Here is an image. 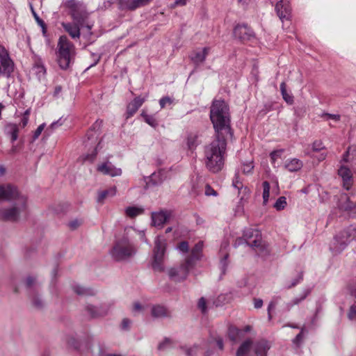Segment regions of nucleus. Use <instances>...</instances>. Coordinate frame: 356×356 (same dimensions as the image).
<instances>
[{
    "mask_svg": "<svg viewBox=\"0 0 356 356\" xmlns=\"http://www.w3.org/2000/svg\"><path fill=\"white\" fill-rule=\"evenodd\" d=\"M275 10L280 19H289L291 17V7L286 0H280L275 6Z\"/></svg>",
    "mask_w": 356,
    "mask_h": 356,
    "instance_id": "17",
    "label": "nucleus"
},
{
    "mask_svg": "<svg viewBox=\"0 0 356 356\" xmlns=\"http://www.w3.org/2000/svg\"><path fill=\"white\" fill-rule=\"evenodd\" d=\"M136 252V249L130 242L127 236H123L118 240L110 252L112 258L117 261H124L132 257Z\"/></svg>",
    "mask_w": 356,
    "mask_h": 356,
    "instance_id": "5",
    "label": "nucleus"
},
{
    "mask_svg": "<svg viewBox=\"0 0 356 356\" xmlns=\"http://www.w3.org/2000/svg\"><path fill=\"white\" fill-rule=\"evenodd\" d=\"M234 35L241 41L250 40L254 37L252 30L246 24H238L234 29Z\"/></svg>",
    "mask_w": 356,
    "mask_h": 356,
    "instance_id": "15",
    "label": "nucleus"
},
{
    "mask_svg": "<svg viewBox=\"0 0 356 356\" xmlns=\"http://www.w3.org/2000/svg\"><path fill=\"white\" fill-rule=\"evenodd\" d=\"M97 154V147L94 149L91 154H88L84 156L83 161H87L90 163L93 162L96 159Z\"/></svg>",
    "mask_w": 356,
    "mask_h": 356,
    "instance_id": "46",
    "label": "nucleus"
},
{
    "mask_svg": "<svg viewBox=\"0 0 356 356\" xmlns=\"http://www.w3.org/2000/svg\"><path fill=\"white\" fill-rule=\"evenodd\" d=\"M27 209L26 197H19L10 208L0 209V220L3 221L17 222L21 215Z\"/></svg>",
    "mask_w": 356,
    "mask_h": 356,
    "instance_id": "6",
    "label": "nucleus"
},
{
    "mask_svg": "<svg viewBox=\"0 0 356 356\" xmlns=\"http://www.w3.org/2000/svg\"><path fill=\"white\" fill-rule=\"evenodd\" d=\"M45 127V124L43 123L40 124L35 131L33 136V142L35 141L36 139L38 138L40 135L41 134L42 131H43L44 128Z\"/></svg>",
    "mask_w": 356,
    "mask_h": 356,
    "instance_id": "54",
    "label": "nucleus"
},
{
    "mask_svg": "<svg viewBox=\"0 0 356 356\" xmlns=\"http://www.w3.org/2000/svg\"><path fill=\"white\" fill-rule=\"evenodd\" d=\"M350 241V234L349 232L342 231L334 237L330 249L333 254H339L346 249Z\"/></svg>",
    "mask_w": 356,
    "mask_h": 356,
    "instance_id": "8",
    "label": "nucleus"
},
{
    "mask_svg": "<svg viewBox=\"0 0 356 356\" xmlns=\"http://www.w3.org/2000/svg\"><path fill=\"white\" fill-rule=\"evenodd\" d=\"M88 314L92 318L103 316L108 313V307L106 305H101L99 307L88 305L86 307Z\"/></svg>",
    "mask_w": 356,
    "mask_h": 356,
    "instance_id": "23",
    "label": "nucleus"
},
{
    "mask_svg": "<svg viewBox=\"0 0 356 356\" xmlns=\"http://www.w3.org/2000/svg\"><path fill=\"white\" fill-rule=\"evenodd\" d=\"M303 339V328L301 332L296 335L295 339L293 340V343L297 346H299Z\"/></svg>",
    "mask_w": 356,
    "mask_h": 356,
    "instance_id": "57",
    "label": "nucleus"
},
{
    "mask_svg": "<svg viewBox=\"0 0 356 356\" xmlns=\"http://www.w3.org/2000/svg\"><path fill=\"white\" fill-rule=\"evenodd\" d=\"M171 210H161L158 212L152 213V225L154 227H163V225L172 217Z\"/></svg>",
    "mask_w": 356,
    "mask_h": 356,
    "instance_id": "14",
    "label": "nucleus"
},
{
    "mask_svg": "<svg viewBox=\"0 0 356 356\" xmlns=\"http://www.w3.org/2000/svg\"><path fill=\"white\" fill-rule=\"evenodd\" d=\"M210 120L215 135H232L228 104L222 99H214L210 108Z\"/></svg>",
    "mask_w": 356,
    "mask_h": 356,
    "instance_id": "2",
    "label": "nucleus"
},
{
    "mask_svg": "<svg viewBox=\"0 0 356 356\" xmlns=\"http://www.w3.org/2000/svg\"><path fill=\"white\" fill-rule=\"evenodd\" d=\"M63 122L64 120L62 118H60L58 120L52 122L50 125V127L51 129H55L56 127L62 125Z\"/></svg>",
    "mask_w": 356,
    "mask_h": 356,
    "instance_id": "64",
    "label": "nucleus"
},
{
    "mask_svg": "<svg viewBox=\"0 0 356 356\" xmlns=\"http://www.w3.org/2000/svg\"><path fill=\"white\" fill-rule=\"evenodd\" d=\"M252 341L250 339L243 341L236 351V356H245L250 351Z\"/></svg>",
    "mask_w": 356,
    "mask_h": 356,
    "instance_id": "29",
    "label": "nucleus"
},
{
    "mask_svg": "<svg viewBox=\"0 0 356 356\" xmlns=\"http://www.w3.org/2000/svg\"><path fill=\"white\" fill-rule=\"evenodd\" d=\"M245 243V237L243 236L242 237H239L236 239L235 242L234 243L233 245L234 248H237L240 245H242Z\"/></svg>",
    "mask_w": 356,
    "mask_h": 356,
    "instance_id": "60",
    "label": "nucleus"
},
{
    "mask_svg": "<svg viewBox=\"0 0 356 356\" xmlns=\"http://www.w3.org/2000/svg\"><path fill=\"white\" fill-rule=\"evenodd\" d=\"M270 346L267 341H261L257 342L254 346V353L257 356H266Z\"/></svg>",
    "mask_w": 356,
    "mask_h": 356,
    "instance_id": "27",
    "label": "nucleus"
},
{
    "mask_svg": "<svg viewBox=\"0 0 356 356\" xmlns=\"http://www.w3.org/2000/svg\"><path fill=\"white\" fill-rule=\"evenodd\" d=\"M303 278L302 273H300L297 277L292 280V282L287 285V288L290 289L297 285Z\"/></svg>",
    "mask_w": 356,
    "mask_h": 356,
    "instance_id": "53",
    "label": "nucleus"
},
{
    "mask_svg": "<svg viewBox=\"0 0 356 356\" xmlns=\"http://www.w3.org/2000/svg\"><path fill=\"white\" fill-rule=\"evenodd\" d=\"M338 175L343 180V186L344 188L348 191L353 184V175L350 170L348 167L341 165L338 170Z\"/></svg>",
    "mask_w": 356,
    "mask_h": 356,
    "instance_id": "18",
    "label": "nucleus"
},
{
    "mask_svg": "<svg viewBox=\"0 0 356 356\" xmlns=\"http://www.w3.org/2000/svg\"><path fill=\"white\" fill-rule=\"evenodd\" d=\"M245 244L252 248L261 249L262 238L261 234L258 229L248 228L243 232Z\"/></svg>",
    "mask_w": 356,
    "mask_h": 356,
    "instance_id": "10",
    "label": "nucleus"
},
{
    "mask_svg": "<svg viewBox=\"0 0 356 356\" xmlns=\"http://www.w3.org/2000/svg\"><path fill=\"white\" fill-rule=\"evenodd\" d=\"M74 54V45L68 40L67 36H60L57 44V60L60 67L63 70H67L72 62Z\"/></svg>",
    "mask_w": 356,
    "mask_h": 356,
    "instance_id": "3",
    "label": "nucleus"
},
{
    "mask_svg": "<svg viewBox=\"0 0 356 356\" xmlns=\"http://www.w3.org/2000/svg\"><path fill=\"white\" fill-rule=\"evenodd\" d=\"M172 103V99L169 97H162L159 100V104L161 108H163L165 107L167 104H171Z\"/></svg>",
    "mask_w": 356,
    "mask_h": 356,
    "instance_id": "50",
    "label": "nucleus"
},
{
    "mask_svg": "<svg viewBox=\"0 0 356 356\" xmlns=\"http://www.w3.org/2000/svg\"><path fill=\"white\" fill-rule=\"evenodd\" d=\"M177 249L181 252H183V253H186L188 252V250H189V245H188V243L187 241H181L180 242L177 247Z\"/></svg>",
    "mask_w": 356,
    "mask_h": 356,
    "instance_id": "45",
    "label": "nucleus"
},
{
    "mask_svg": "<svg viewBox=\"0 0 356 356\" xmlns=\"http://www.w3.org/2000/svg\"><path fill=\"white\" fill-rule=\"evenodd\" d=\"M97 170L104 175H108L111 177L120 176L122 173L121 168H116L109 161H106L99 164L97 167Z\"/></svg>",
    "mask_w": 356,
    "mask_h": 356,
    "instance_id": "13",
    "label": "nucleus"
},
{
    "mask_svg": "<svg viewBox=\"0 0 356 356\" xmlns=\"http://www.w3.org/2000/svg\"><path fill=\"white\" fill-rule=\"evenodd\" d=\"M180 348L185 353L186 356H195L199 350V346L194 344L190 347L181 346Z\"/></svg>",
    "mask_w": 356,
    "mask_h": 356,
    "instance_id": "36",
    "label": "nucleus"
},
{
    "mask_svg": "<svg viewBox=\"0 0 356 356\" xmlns=\"http://www.w3.org/2000/svg\"><path fill=\"white\" fill-rule=\"evenodd\" d=\"M344 204H342L341 202L339 203V209L345 211L351 210L353 208V203L350 201L349 198L346 195L344 197Z\"/></svg>",
    "mask_w": 356,
    "mask_h": 356,
    "instance_id": "42",
    "label": "nucleus"
},
{
    "mask_svg": "<svg viewBox=\"0 0 356 356\" xmlns=\"http://www.w3.org/2000/svg\"><path fill=\"white\" fill-rule=\"evenodd\" d=\"M197 136L196 134H191L187 137V145L189 149H194L197 147Z\"/></svg>",
    "mask_w": 356,
    "mask_h": 356,
    "instance_id": "41",
    "label": "nucleus"
},
{
    "mask_svg": "<svg viewBox=\"0 0 356 356\" xmlns=\"http://www.w3.org/2000/svg\"><path fill=\"white\" fill-rule=\"evenodd\" d=\"M202 250L203 242L199 241L193 248L191 255L185 259L188 265L191 266L192 268L194 266L195 262L200 260L202 257Z\"/></svg>",
    "mask_w": 356,
    "mask_h": 356,
    "instance_id": "16",
    "label": "nucleus"
},
{
    "mask_svg": "<svg viewBox=\"0 0 356 356\" xmlns=\"http://www.w3.org/2000/svg\"><path fill=\"white\" fill-rule=\"evenodd\" d=\"M166 240L160 236L154 240V248L153 250V260L152 266L154 270L162 271L163 270L164 255L166 251Z\"/></svg>",
    "mask_w": 356,
    "mask_h": 356,
    "instance_id": "7",
    "label": "nucleus"
},
{
    "mask_svg": "<svg viewBox=\"0 0 356 356\" xmlns=\"http://www.w3.org/2000/svg\"><path fill=\"white\" fill-rule=\"evenodd\" d=\"M32 303L36 308H42L44 305L42 300L36 296L32 298Z\"/></svg>",
    "mask_w": 356,
    "mask_h": 356,
    "instance_id": "52",
    "label": "nucleus"
},
{
    "mask_svg": "<svg viewBox=\"0 0 356 356\" xmlns=\"http://www.w3.org/2000/svg\"><path fill=\"white\" fill-rule=\"evenodd\" d=\"M205 195L207 196H209V195L216 196L217 193L209 185L207 184L205 186Z\"/></svg>",
    "mask_w": 356,
    "mask_h": 356,
    "instance_id": "58",
    "label": "nucleus"
},
{
    "mask_svg": "<svg viewBox=\"0 0 356 356\" xmlns=\"http://www.w3.org/2000/svg\"><path fill=\"white\" fill-rule=\"evenodd\" d=\"M286 206V200L284 196L280 197L275 203L274 204V208L277 211H281L285 208Z\"/></svg>",
    "mask_w": 356,
    "mask_h": 356,
    "instance_id": "40",
    "label": "nucleus"
},
{
    "mask_svg": "<svg viewBox=\"0 0 356 356\" xmlns=\"http://www.w3.org/2000/svg\"><path fill=\"white\" fill-rule=\"evenodd\" d=\"M131 324V321L128 318H124L122 321V327L124 330H127Z\"/></svg>",
    "mask_w": 356,
    "mask_h": 356,
    "instance_id": "63",
    "label": "nucleus"
},
{
    "mask_svg": "<svg viewBox=\"0 0 356 356\" xmlns=\"http://www.w3.org/2000/svg\"><path fill=\"white\" fill-rule=\"evenodd\" d=\"M254 168L252 161H249L243 164V172L244 174H250Z\"/></svg>",
    "mask_w": 356,
    "mask_h": 356,
    "instance_id": "44",
    "label": "nucleus"
},
{
    "mask_svg": "<svg viewBox=\"0 0 356 356\" xmlns=\"http://www.w3.org/2000/svg\"><path fill=\"white\" fill-rule=\"evenodd\" d=\"M216 344H217L218 348L220 350H222L224 349V343H223V340H222V337H218L216 339Z\"/></svg>",
    "mask_w": 356,
    "mask_h": 356,
    "instance_id": "62",
    "label": "nucleus"
},
{
    "mask_svg": "<svg viewBox=\"0 0 356 356\" xmlns=\"http://www.w3.org/2000/svg\"><path fill=\"white\" fill-rule=\"evenodd\" d=\"M348 317L350 320H353L356 318V305H351L348 313Z\"/></svg>",
    "mask_w": 356,
    "mask_h": 356,
    "instance_id": "56",
    "label": "nucleus"
},
{
    "mask_svg": "<svg viewBox=\"0 0 356 356\" xmlns=\"http://www.w3.org/2000/svg\"><path fill=\"white\" fill-rule=\"evenodd\" d=\"M117 188L115 186H113L107 190L102 191L98 193V197L97 199V202L103 204L104 200L108 197H113L116 195Z\"/></svg>",
    "mask_w": 356,
    "mask_h": 356,
    "instance_id": "26",
    "label": "nucleus"
},
{
    "mask_svg": "<svg viewBox=\"0 0 356 356\" xmlns=\"http://www.w3.org/2000/svg\"><path fill=\"white\" fill-rule=\"evenodd\" d=\"M74 291L79 296H92L94 292L90 289H86L80 285L73 286Z\"/></svg>",
    "mask_w": 356,
    "mask_h": 356,
    "instance_id": "35",
    "label": "nucleus"
},
{
    "mask_svg": "<svg viewBox=\"0 0 356 356\" xmlns=\"http://www.w3.org/2000/svg\"><path fill=\"white\" fill-rule=\"evenodd\" d=\"M35 282V279L32 277H28L26 279V286L27 288H31Z\"/></svg>",
    "mask_w": 356,
    "mask_h": 356,
    "instance_id": "61",
    "label": "nucleus"
},
{
    "mask_svg": "<svg viewBox=\"0 0 356 356\" xmlns=\"http://www.w3.org/2000/svg\"><path fill=\"white\" fill-rule=\"evenodd\" d=\"M19 131V126L17 124L9 123L6 126V134L10 136L12 143L17 140Z\"/></svg>",
    "mask_w": 356,
    "mask_h": 356,
    "instance_id": "25",
    "label": "nucleus"
},
{
    "mask_svg": "<svg viewBox=\"0 0 356 356\" xmlns=\"http://www.w3.org/2000/svg\"><path fill=\"white\" fill-rule=\"evenodd\" d=\"M84 26L85 24L83 26H81V24L74 22V23H62V26L65 31L67 32L73 39H79L80 38V29Z\"/></svg>",
    "mask_w": 356,
    "mask_h": 356,
    "instance_id": "20",
    "label": "nucleus"
},
{
    "mask_svg": "<svg viewBox=\"0 0 356 356\" xmlns=\"http://www.w3.org/2000/svg\"><path fill=\"white\" fill-rule=\"evenodd\" d=\"M140 116L143 118L144 121L153 128L158 126V121L154 115H149L144 110L142 111Z\"/></svg>",
    "mask_w": 356,
    "mask_h": 356,
    "instance_id": "30",
    "label": "nucleus"
},
{
    "mask_svg": "<svg viewBox=\"0 0 356 356\" xmlns=\"http://www.w3.org/2000/svg\"><path fill=\"white\" fill-rule=\"evenodd\" d=\"M227 142L225 136L216 135L215 139L204 148L205 165L211 172L220 171L224 165Z\"/></svg>",
    "mask_w": 356,
    "mask_h": 356,
    "instance_id": "1",
    "label": "nucleus"
},
{
    "mask_svg": "<svg viewBox=\"0 0 356 356\" xmlns=\"http://www.w3.org/2000/svg\"><path fill=\"white\" fill-rule=\"evenodd\" d=\"M151 313L152 316L156 318L171 317V312L167 307L161 305H153Z\"/></svg>",
    "mask_w": 356,
    "mask_h": 356,
    "instance_id": "22",
    "label": "nucleus"
},
{
    "mask_svg": "<svg viewBox=\"0 0 356 356\" xmlns=\"http://www.w3.org/2000/svg\"><path fill=\"white\" fill-rule=\"evenodd\" d=\"M30 8L36 22L42 28L43 33H45L47 27L44 22L42 19H40V17L38 15L31 3L30 4Z\"/></svg>",
    "mask_w": 356,
    "mask_h": 356,
    "instance_id": "37",
    "label": "nucleus"
},
{
    "mask_svg": "<svg viewBox=\"0 0 356 356\" xmlns=\"http://www.w3.org/2000/svg\"><path fill=\"white\" fill-rule=\"evenodd\" d=\"M171 344V340L168 338H165V339L159 344L158 349L159 350H163L166 348V347L170 346Z\"/></svg>",
    "mask_w": 356,
    "mask_h": 356,
    "instance_id": "49",
    "label": "nucleus"
},
{
    "mask_svg": "<svg viewBox=\"0 0 356 356\" xmlns=\"http://www.w3.org/2000/svg\"><path fill=\"white\" fill-rule=\"evenodd\" d=\"M81 225V222L79 220H74L69 222L68 226L72 230L77 229Z\"/></svg>",
    "mask_w": 356,
    "mask_h": 356,
    "instance_id": "59",
    "label": "nucleus"
},
{
    "mask_svg": "<svg viewBox=\"0 0 356 356\" xmlns=\"http://www.w3.org/2000/svg\"><path fill=\"white\" fill-rule=\"evenodd\" d=\"M62 6L67 10L73 21L83 26L89 17L85 4L78 0H64Z\"/></svg>",
    "mask_w": 356,
    "mask_h": 356,
    "instance_id": "4",
    "label": "nucleus"
},
{
    "mask_svg": "<svg viewBox=\"0 0 356 356\" xmlns=\"http://www.w3.org/2000/svg\"><path fill=\"white\" fill-rule=\"evenodd\" d=\"M19 197H25L21 195L17 188L11 186H0V200L4 201H16Z\"/></svg>",
    "mask_w": 356,
    "mask_h": 356,
    "instance_id": "12",
    "label": "nucleus"
},
{
    "mask_svg": "<svg viewBox=\"0 0 356 356\" xmlns=\"http://www.w3.org/2000/svg\"><path fill=\"white\" fill-rule=\"evenodd\" d=\"M163 179L162 178V172L159 171L158 172H154L150 176L149 182L152 184V185H158L163 182Z\"/></svg>",
    "mask_w": 356,
    "mask_h": 356,
    "instance_id": "38",
    "label": "nucleus"
},
{
    "mask_svg": "<svg viewBox=\"0 0 356 356\" xmlns=\"http://www.w3.org/2000/svg\"><path fill=\"white\" fill-rule=\"evenodd\" d=\"M147 95H145L144 97H135L128 105L127 107V118H129L133 116L138 108L143 105V104L145 102Z\"/></svg>",
    "mask_w": 356,
    "mask_h": 356,
    "instance_id": "19",
    "label": "nucleus"
},
{
    "mask_svg": "<svg viewBox=\"0 0 356 356\" xmlns=\"http://www.w3.org/2000/svg\"><path fill=\"white\" fill-rule=\"evenodd\" d=\"M280 90L284 100L290 105L293 104L294 102L293 96L287 92L285 82L281 83Z\"/></svg>",
    "mask_w": 356,
    "mask_h": 356,
    "instance_id": "33",
    "label": "nucleus"
},
{
    "mask_svg": "<svg viewBox=\"0 0 356 356\" xmlns=\"http://www.w3.org/2000/svg\"><path fill=\"white\" fill-rule=\"evenodd\" d=\"M125 214L127 216L134 218L144 213V209L142 207L131 206L125 209Z\"/></svg>",
    "mask_w": 356,
    "mask_h": 356,
    "instance_id": "28",
    "label": "nucleus"
},
{
    "mask_svg": "<svg viewBox=\"0 0 356 356\" xmlns=\"http://www.w3.org/2000/svg\"><path fill=\"white\" fill-rule=\"evenodd\" d=\"M228 257H229V254H225L223 257V258L220 260V268H221V270H222V273L223 275L225 274L226 273V270H227V266H228Z\"/></svg>",
    "mask_w": 356,
    "mask_h": 356,
    "instance_id": "43",
    "label": "nucleus"
},
{
    "mask_svg": "<svg viewBox=\"0 0 356 356\" xmlns=\"http://www.w3.org/2000/svg\"><path fill=\"white\" fill-rule=\"evenodd\" d=\"M263 200L264 204L266 205L268 201L270 196V184L268 181L263 182Z\"/></svg>",
    "mask_w": 356,
    "mask_h": 356,
    "instance_id": "39",
    "label": "nucleus"
},
{
    "mask_svg": "<svg viewBox=\"0 0 356 356\" xmlns=\"http://www.w3.org/2000/svg\"><path fill=\"white\" fill-rule=\"evenodd\" d=\"M209 52V48L204 47L202 51H193L190 56V58L197 66L204 62Z\"/></svg>",
    "mask_w": 356,
    "mask_h": 356,
    "instance_id": "21",
    "label": "nucleus"
},
{
    "mask_svg": "<svg viewBox=\"0 0 356 356\" xmlns=\"http://www.w3.org/2000/svg\"><path fill=\"white\" fill-rule=\"evenodd\" d=\"M33 70L39 79L44 77L46 74V69L40 60L35 63L33 67Z\"/></svg>",
    "mask_w": 356,
    "mask_h": 356,
    "instance_id": "34",
    "label": "nucleus"
},
{
    "mask_svg": "<svg viewBox=\"0 0 356 356\" xmlns=\"http://www.w3.org/2000/svg\"><path fill=\"white\" fill-rule=\"evenodd\" d=\"M14 71V63L5 48L0 51V76L10 77Z\"/></svg>",
    "mask_w": 356,
    "mask_h": 356,
    "instance_id": "9",
    "label": "nucleus"
},
{
    "mask_svg": "<svg viewBox=\"0 0 356 356\" xmlns=\"http://www.w3.org/2000/svg\"><path fill=\"white\" fill-rule=\"evenodd\" d=\"M241 333L242 330L234 326H229L228 328V337L233 342H236L237 341V339L241 337Z\"/></svg>",
    "mask_w": 356,
    "mask_h": 356,
    "instance_id": "32",
    "label": "nucleus"
},
{
    "mask_svg": "<svg viewBox=\"0 0 356 356\" xmlns=\"http://www.w3.org/2000/svg\"><path fill=\"white\" fill-rule=\"evenodd\" d=\"M303 163L301 160L293 158L286 161L284 168L289 172H297L301 170Z\"/></svg>",
    "mask_w": 356,
    "mask_h": 356,
    "instance_id": "24",
    "label": "nucleus"
},
{
    "mask_svg": "<svg viewBox=\"0 0 356 356\" xmlns=\"http://www.w3.org/2000/svg\"><path fill=\"white\" fill-rule=\"evenodd\" d=\"M192 267L184 261V264H181L178 268H172L168 270V275L170 279L179 282L185 280Z\"/></svg>",
    "mask_w": 356,
    "mask_h": 356,
    "instance_id": "11",
    "label": "nucleus"
},
{
    "mask_svg": "<svg viewBox=\"0 0 356 356\" xmlns=\"http://www.w3.org/2000/svg\"><path fill=\"white\" fill-rule=\"evenodd\" d=\"M282 152H283L282 149H280V150L273 151L270 153V156L272 163H275L277 161V159L280 157Z\"/></svg>",
    "mask_w": 356,
    "mask_h": 356,
    "instance_id": "51",
    "label": "nucleus"
},
{
    "mask_svg": "<svg viewBox=\"0 0 356 356\" xmlns=\"http://www.w3.org/2000/svg\"><path fill=\"white\" fill-rule=\"evenodd\" d=\"M324 148L325 147L321 140H316L312 143V150L314 152H319Z\"/></svg>",
    "mask_w": 356,
    "mask_h": 356,
    "instance_id": "48",
    "label": "nucleus"
},
{
    "mask_svg": "<svg viewBox=\"0 0 356 356\" xmlns=\"http://www.w3.org/2000/svg\"><path fill=\"white\" fill-rule=\"evenodd\" d=\"M198 307L203 314L207 312V303L204 298H201L198 301Z\"/></svg>",
    "mask_w": 356,
    "mask_h": 356,
    "instance_id": "55",
    "label": "nucleus"
},
{
    "mask_svg": "<svg viewBox=\"0 0 356 356\" xmlns=\"http://www.w3.org/2000/svg\"><path fill=\"white\" fill-rule=\"evenodd\" d=\"M309 293V289H305L300 297L295 298L290 302L287 303V308L290 309L294 305H298L300 302L304 300Z\"/></svg>",
    "mask_w": 356,
    "mask_h": 356,
    "instance_id": "31",
    "label": "nucleus"
},
{
    "mask_svg": "<svg viewBox=\"0 0 356 356\" xmlns=\"http://www.w3.org/2000/svg\"><path fill=\"white\" fill-rule=\"evenodd\" d=\"M232 186L237 188L238 191H241L243 188V184L239 179V176L238 174L235 175L234 179L232 181Z\"/></svg>",
    "mask_w": 356,
    "mask_h": 356,
    "instance_id": "47",
    "label": "nucleus"
}]
</instances>
